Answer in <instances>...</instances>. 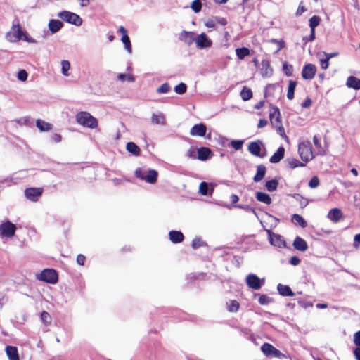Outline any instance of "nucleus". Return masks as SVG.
Returning a JSON list of instances; mask_svg holds the SVG:
<instances>
[{"instance_id":"f257e3e1","label":"nucleus","mask_w":360,"mask_h":360,"mask_svg":"<svg viewBox=\"0 0 360 360\" xmlns=\"http://www.w3.org/2000/svg\"><path fill=\"white\" fill-rule=\"evenodd\" d=\"M269 119L271 124L276 127L277 133L282 137L287 138L284 127L282 125L280 110L278 107L270 106Z\"/></svg>"},{"instance_id":"f03ea898","label":"nucleus","mask_w":360,"mask_h":360,"mask_svg":"<svg viewBox=\"0 0 360 360\" xmlns=\"http://www.w3.org/2000/svg\"><path fill=\"white\" fill-rule=\"evenodd\" d=\"M6 39L10 42H17L20 39L30 42L29 35L22 30L19 24L13 25L11 30L6 34Z\"/></svg>"},{"instance_id":"7ed1b4c3","label":"nucleus","mask_w":360,"mask_h":360,"mask_svg":"<svg viewBox=\"0 0 360 360\" xmlns=\"http://www.w3.org/2000/svg\"><path fill=\"white\" fill-rule=\"evenodd\" d=\"M298 153L301 159L307 162L313 159L314 155L312 151V146L309 141H304L298 146Z\"/></svg>"},{"instance_id":"20e7f679","label":"nucleus","mask_w":360,"mask_h":360,"mask_svg":"<svg viewBox=\"0 0 360 360\" xmlns=\"http://www.w3.org/2000/svg\"><path fill=\"white\" fill-rule=\"evenodd\" d=\"M37 278L47 283L55 284L58 282V276L55 269H45L37 276Z\"/></svg>"},{"instance_id":"39448f33","label":"nucleus","mask_w":360,"mask_h":360,"mask_svg":"<svg viewBox=\"0 0 360 360\" xmlns=\"http://www.w3.org/2000/svg\"><path fill=\"white\" fill-rule=\"evenodd\" d=\"M58 17L63 20L75 25H80L82 22V18L76 13L68 11H63L58 13Z\"/></svg>"},{"instance_id":"423d86ee","label":"nucleus","mask_w":360,"mask_h":360,"mask_svg":"<svg viewBox=\"0 0 360 360\" xmlns=\"http://www.w3.org/2000/svg\"><path fill=\"white\" fill-rule=\"evenodd\" d=\"M262 142L260 140L250 142L248 145V151L255 156L264 158L266 155V149L264 147V153H262Z\"/></svg>"},{"instance_id":"0eeeda50","label":"nucleus","mask_w":360,"mask_h":360,"mask_svg":"<svg viewBox=\"0 0 360 360\" xmlns=\"http://www.w3.org/2000/svg\"><path fill=\"white\" fill-rule=\"evenodd\" d=\"M195 42L197 48L200 49L210 48L212 45V39L204 32L195 37Z\"/></svg>"},{"instance_id":"6e6552de","label":"nucleus","mask_w":360,"mask_h":360,"mask_svg":"<svg viewBox=\"0 0 360 360\" xmlns=\"http://www.w3.org/2000/svg\"><path fill=\"white\" fill-rule=\"evenodd\" d=\"M15 225L9 221L0 225V233L3 236L12 237L15 235Z\"/></svg>"},{"instance_id":"1a4fd4ad","label":"nucleus","mask_w":360,"mask_h":360,"mask_svg":"<svg viewBox=\"0 0 360 360\" xmlns=\"http://www.w3.org/2000/svg\"><path fill=\"white\" fill-rule=\"evenodd\" d=\"M246 283L248 286L252 290H259L264 282H262L260 278L254 274H250L246 277Z\"/></svg>"},{"instance_id":"9d476101","label":"nucleus","mask_w":360,"mask_h":360,"mask_svg":"<svg viewBox=\"0 0 360 360\" xmlns=\"http://www.w3.org/2000/svg\"><path fill=\"white\" fill-rule=\"evenodd\" d=\"M42 188H27L25 191L26 198L33 202L38 200V198L42 195Z\"/></svg>"},{"instance_id":"9b49d317","label":"nucleus","mask_w":360,"mask_h":360,"mask_svg":"<svg viewBox=\"0 0 360 360\" xmlns=\"http://www.w3.org/2000/svg\"><path fill=\"white\" fill-rule=\"evenodd\" d=\"M261 349L262 352L267 356L280 357L282 355L281 351L269 343H264L261 347Z\"/></svg>"},{"instance_id":"f8f14e48","label":"nucleus","mask_w":360,"mask_h":360,"mask_svg":"<svg viewBox=\"0 0 360 360\" xmlns=\"http://www.w3.org/2000/svg\"><path fill=\"white\" fill-rule=\"evenodd\" d=\"M316 72V68L311 63L307 64L304 66L302 71V77L304 79H312Z\"/></svg>"},{"instance_id":"ddd939ff","label":"nucleus","mask_w":360,"mask_h":360,"mask_svg":"<svg viewBox=\"0 0 360 360\" xmlns=\"http://www.w3.org/2000/svg\"><path fill=\"white\" fill-rule=\"evenodd\" d=\"M206 131L207 127L204 124H196L191 129L190 134L193 136H204Z\"/></svg>"},{"instance_id":"4468645a","label":"nucleus","mask_w":360,"mask_h":360,"mask_svg":"<svg viewBox=\"0 0 360 360\" xmlns=\"http://www.w3.org/2000/svg\"><path fill=\"white\" fill-rule=\"evenodd\" d=\"M179 39L190 46L195 41V33L183 30L179 34Z\"/></svg>"},{"instance_id":"2eb2a0df","label":"nucleus","mask_w":360,"mask_h":360,"mask_svg":"<svg viewBox=\"0 0 360 360\" xmlns=\"http://www.w3.org/2000/svg\"><path fill=\"white\" fill-rule=\"evenodd\" d=\"M77 122L87 127H90V114L87 112H80L76 116Z\"/></svg>"},{"instance_id":"dca6fc26","label":"nucleus","mask_w":360,"mask_h":360,"mask_svg":"<svg viewBox=\"0 0 360 360\" xmlns=\"http://www.w3.org/2000/svg\"><path fill=\"white\" fill-rule=\"evenodd\" d=\"M292 245L297 250L304 252L308 249L307 243L301 237H295Z\"/></svg>"},{"instance_id":"f3484780","label":"nucleus","mask_w":360,"mask_h":360,"mask_svg":"<svg viewBox=\"0 0 360 360\" xmlns=\"http://www.w3.org/2000/svg\"><path fill=\"white\" fill-rule=\"evenodd\" d=\"M269 236V241L271 245L277 247H281L285 245V241H283L281 238V236L271 233L270 231H268Z\"/></svg>"},{"instance_id":"a211bd4d","label":"nucleus","mask_w":360,"mask_h":360,"mask_svg":"<svg viewBox=\"0 0 360 360\" xmlns=\"http://www.w3.org/2000/svg\"><path fill=\"white\" fill-rule=\"evenodd\" d=\"M285 148L283 146L279 147L274 155L270 158L269 162L271 163H278L284 157Z\"/></svg>"},{"instance_id":"6ab92c4d","label":"nucleus","mask_w":360,"mask_h":360,"mask_svg":"<svg viewBox=\"0 0 360 360\" xmlns=\"http://www.w3.org/2000/svg\"><path fill=\"white\" fill-rule=\"evenodd\" d=\"M327 217L333 222H338L342 219V214L340 209L333 208L329 211Z\"/></svg>"},{"instance_id":"aec40b11","label":"nucleus","mask_w":360,"mask_h":360,"mask_svg":"<svg viewBox=\"0 0 360 360\" xmlns=\"http://www.w3.org/2000/svg\"><path fill=\"white\" fill-rule=\"evenodd\" d=\"M169 240L173 243H179L184 239V234L179 231H171L169 232Z\"/></svg>"},{"instance_id":"412c9836","label":"nucleus","mask_w":360,"mask_h":360,"mask_svg":"<svg viewBox=\"0 0 360 360\" xmlns=\"http://www.w3.org/2000/svg\"><path fill=\"white\" fill-rule=\"evenodd\" d=\"M211 153L212 151L209 148L201 147L198 149V158L200 160L205 161L210 158Z\"/></svg>"},{"instance_id":"4be33fe9","label":"nucleus","mask_w":360,"mask_h":360,"mask_svg":"<svg viewBox=\"0 0 360 360\" xmlns=\"http://www.w3.org/2000/svg\"><path fill=\"white\" fill-rule=\"evenodd\" d=\"M266 172V168L264 165H259L257 167V172L255 176L253 177V181L255 182L261 181L264 177L265 176Z\"/></svg>"},{"instance_id":"5701e85b","label":"nucleus","mask_w":360,"mask_h":360,"mask_svg":"<svg viewBox=\"0 0 360 360\" xmlns=\"http://www.w3.org/2000/svg\"><path fill=\"white\" fill-rule=\"evenodd\" d=\"M6 352L9 360H19L18 348L14 346H7Z\"/></svg>"},{"instance_id":"b1692460","label":"nucleus","mask_w":360,"mask_h":360,"mask_svg":"<svg viewBox=\"0 0 360 360\" xmlns=\"http://www.w3.org/2000/svg\"><path fill=\"white\" fill-rule=\"evenodd\" d=\"M346 85L349 88L354 89L355 90H359L360 89V79L354 77V76H349L346 82Z\"/></svg>"},{"instance_id":"393cba45","label":"nucleus","mask_w":360,"mask_h":360,"mask_svg":"<svg viewBox=\"0 0 360 360\" xmlns=\"http://www.w3.org/2000/svg\"><path fill=\"white\" fill-rule=\"evenodd\" d=\"M321 18L317 15H314L309 19V27L311 28V39L315 37V28L320 24Z\"/></svg>"},{"instance_id":"a878e982","label":"nucleus","mask_w":360,"mask_h":360,"mask_svg":"<svg viewBox=\"0 0 360 360\" xmlns=\"http://www.w3.org/2000/svg\"><path fill=\"white\" fill-rule=\"evenodd\" d=\"M277 290L278 291L279 294L282 296L292 297L295 295V293L292 291V290L288 285L279 283L277 285Z\"/></svg>"},{"instance_id":"bb28decb","label":"nucleus","mask_w":360,"mask_h":360,"mask_svg":"<svg viewBox=\"0 0 360 360\" xmlns=\"http://www.w3.org/2000/svg\"><path fill=\"white\" fill-rule=\"evenodd\" d=\"M158 172L155 169H148L143 181L149 184H155L158 179Z\"/></svg>"},{"instance_id":"cd10ccee","label":"nucleus","mask_w":360,"mask_h":360,"mask_svg":"<svg viewBox=\"0 0 360 360\" xmlns=\"http://www.w3.org/2000/svg\"><path fill=\"white\" fill-rule=\"evenodd\" d=\"M36 126L40 131H49L52 129L53 125L42 120L38 119L36 121Z\"/></svg>"},{"instance_id":"c85d7f7f","label":"nucleus","mask_w":360,"mask_h":360,"mask_svg":"<svg viewBox=\"0 0 360 360\" xmlns=\"http://www.w3.org/2000/svg\"><path fill=\"white\" fill-rule=\"evenodd\" d=\"M63 25V22L58 20L53 19L49 22V28L52 33H56L59 31L62 28Z\"/></svg>"},{"instance_id":"c756f323","label":"nucleus","mask_w":360,"mask_h":360,"mask_svg":"<svg viewBox=\"0 0 360 360\" xmlns=\"http://www.w3.org/2000/svg\"><path fill=\"white\" fill-rule=\"evenodd\" d=\"M256 199L261 202H263L266 205H270L271 203V198L270 195L266 193L263 192H257L256 193Z\"/></svg>"},{"instance_id":"7c9ffc66","label":"nucleus","mask_w":360,"mask_h":360,"mask_svg":"<svg viewBox=\"0 0 360 360\" xmlns=\"http://www.w3.org/2000/svg\"><path fill=\"white\" fill-rule=\"evenodd\" d=\"M273 70L270 67L269 62L268 60H262L261 73L262 76L269 77L272 75Z\"/></svg>"},{"instance_id":"2f4dec72","label":"nucleus","mask_w":360,"mask_h":360,"mask_svg":"<svg viewBox=\"0 0 360 360\" xmlns=\"http://www.w3.org/2000/svg\"><path fill=\"white\" fill-rule=\"evenodd\" d=\"M126 148L127 151L135 156L140 155L141 150L139 147L134 142H129L127 143Z\"/></svg>"},{"instance_id":"473e14b6","label":"nucleus","mask_w":360,"mask_h":360,"mask_svg":"<svg viewBox=\"0 0 360 360\" xmlns=\"http://www.w3.org/2000/svg\"><path fill=\"white\" fill-rule=\"evenodd\" d=\"M292 221L295 224L300 225L302 228H305L307 226V223L305 219L298 214H294L292 215Z\"/></svg>"},{"instance_id":"72a5a7b5","label":"nucleus","mask_w":360,"mask_h":360,"mask_svg":"<svg viewBox=\"0 0 360 360\" xmlns=\"http://www.w3.org/2000/svg\"><path fill=\"white\" fill-rule=\"evenodd\" d=\"M278 185V180L276 179H274L271 180L266 181L264 187L269 192H274L277 189Z\"/></svg>"},{"instance_id":"f704fd0d","label":"nucleus","mask_w":360,"mask_h":360,"mask_svg":"<svg viewBox=\"0 0 360 360\" xmlns=\"http://www.w3.org/2000/svg\"><path fill=\"white\" fill-rule=\"evenodd\" d=\"M151 121L156 124L164 125L165 124V118L162 112H159L158 114L153 113L151 117Z\"/></svg>"},{"instance_id":"c9c22d12","label":"nucleus","mask_w":360,"mask_h":360,"mask_svg":"<svg viewBox=\"0 0 360 360\" xmlns=\"http://www.w3.org/2000/svg\"><path fill=\"white\" fill-rule=\"evenodd\" d=\"M297 85V82L293 80L289 81V85L288 88L287 98L289 100H292L294 98L295 89Z\"/></svg>"},{"instance_id":"e433bc0d","label":"nucleus","mask_w":360,"mask_h":360,"mask_svg":"<svg viewBox=\"0 0 360 360\" xmlns=\"http://www.w3.org/2000/svg\"><path fill=\"white\" fill-rule=\"evenodd\" d=\"M240 96L243 101H247L252 97V92L250 89L244 86L240 91Z\"/></svg>"},{"instance_id":"4c0bfd02","label":"nucleus","mask_w":360,"mask_h":360,"mask_svg":"<svg viewBox=\"0 0 360 360\" xmlns=\"http://www.w3.org/2000/svg\"><path fill=\"white\" fill-rule=\"evenodd\" d=\"M236 54L239 59H243L250 54V50L246 47L238 48L236 49Z\"/></svg>"},{"instance_id":"58836bf2","label":"nucleus","mask_w":360,"mask_h":360,"mask_svg":"<svg viewBox=\"0 0 360 360\" xmlns=\"http://www.w3.org/2000/svg\"><path fill=\"white\" fill-rule=\"evenodd\" d=\"M121 41L124 46V49L129 53H131L132 48L130 39L128 35L122 36Z\"/></svg>"},{"instance_id":"ea45409f","label":"nucleus","mask_w":360,"mask_h":360,"mask_svg":"<svg viewBox=\"0 0 360 360\" xmlns=\"http://www.w3.org/2000/svg\"><path fill=\"white\" fill-rule=\"evenodd\" d=\"M239 309V303L236 300H231L227 303V309L230 312H236Z\"/></svg>"},{"instance_id":"a19ab883","label":"nucleus","mask_w":360,"mask_h":360,"mask_svg":"<svg viewBox=\"0 0 360 360\" xmlns=\"http://www.w3.org/2000/svg\"><path fill=\"white\" fill-rule=\"evenodd\" d=\"M287 162H288V165L289 167L292 168V169H295L298 167L304 166V164L302 163L300 160H298L297 159H295V158L288 159L287 160Z\"/></svg>"},{"instance_id":"79ce46f5","label":"nucleus","mask_w":360,"mask_h":360,"mask_svg":"<svg viewBox=\"0 0 360 360\" xmlns=\"http://www.w3.org/2000/svg\"><path fill=\"white\" fill-rule=\"evenodd\" d=\"M199 192L202 195H207L209 194V184L205 181L201 182L199 186Z\"/></svg>"},{"instance_id":"37998d69","label":"nucleus","mask_w":360,"mask_h":360,"mask_svg":"<svg viewBox=\"0 0 360 360\" xmlns=\"http://www.w3.org/2000/svg\"><path fill=\"white\" fill-rule=\"evenodd\" d=\"M191 245L192 248L195 250L205 245V243L202 240L201 238L196 237L193 240Z\"/></svg>"},{"instance_id":"c03bdc74","label":"nucleus","mask_w":360,"mask_h":360,"mask_svg":"<svg viewBox=\"0 0 360 360\" xmlns=\"http://www.w3.org/2000/svg\"><path fill=\"white\" fill-rule=\"evenodd\" d=\"M41 319L46 326L49 325L52 320L51 315L47 311H43L41 312Z\"/></svg>"},{"instance_id":"a18cd8bd","label":"nucleus","mask_w":360,"mask_h":360,"mask_svg":"<svg viewBox=\"0 0 360 360\" xmlns=\"http://www.w3.org/2000/svg\"><path fill=\"white\" fill-rule=\"evenodd\" d=\"M187 90V86L185 83L181 82L174 87V91L178 94H183L186 93Z\"/></svg>"},{"instance_id":"49530a36","label":"nucleus","mask_w":360,"mask_h":360,"mask_svg":"<svg viewBox=\"0 0 360 360\" xmlns=\"http://www.w3.org/2000/svg\"><path fill=\"white\" fill-rule=\"evenodd\" d=\"M283 70L284 73L287 76L290 77V76L292 75L293 67L292 65L288 64L286 62H285L283 64Z\"/></svg>"},{"instance_id":"de8ad7c7","label":"nucleus","mask_w":360,"mask_h":360,"mask_svg":"<svg viewBox=\"0 0 360 360\" xmlns=\"http://www.w3.org/2000/svg\"><path fill=\"white\" fill-rule=\"evenodd\" d=\"M319 184H320L319 179L318 178V176H314L309 181L308 186L311 188H316L319 186Z\"/></svg>"},{"instance_id":"09e8293b","label":"nucleus","mask_w":360,"mask_h":360,"mask_svg":"<svg viewBox=\"0 0 360 360\" xmlns=\"http://www.w3.org/2000/svg\"><path fill=\"white\" fill-rule=\"evenodd\" d=\"M61 66H62L61 70H62L63 74L65 76H68V72L70 68V62L68 60H64L61 62Z\"/></svg>"},{"instance_id":"8fccbe9b","label":"nucleus","mask_w":360,"mask_h":360,"mask_svg":"<svg viewBox=\"0 0 360 360\" xmlns=\"http://www.w3.org/2000/svg\"><path fill=\"white\" fill-rule=\"evenodd\" d=\"M191 8L195 13H198L200 11L202 8V4L200 0H195L191 4Z\"/></svg>"},{"instance_id":"3c124183","label":"nucleus","mask_w":360,"mask_h":360,"mask_svg":"<svg viewBox=\"0 0 360 360\" xmlns=\"http://www.w3.org/2000/svg\"><path fill=\"white\" fill-rule=\"evenodd\" d=\"M147 172H148V170H146L143 168H137L135 170V176H136V177H137L141 180H143L144 176H146V175L147 174Z\"/></svg>"},{"instance_id":"603ef678","label":"nucleus","mask_w":360,"mask_h":360,"mask_svg":"<svg viewBox=\"0 0 360 360\" xmlns=\"http://www.w3.org/2000/svg\"><path fill=\"white\" fill-rule=\"evenodd\" d=\"M171 88L168 83L162 84L158 89L157 92L158 94H166L170 91Z\"/></svg>"},{"instance_id":"864d4df0","label":"nucleus","mask_w":360,"mask_h":360,"mask_svg":"<svg viewBox=\"0 0 360 360\" xmlns=\"http://www.w3.org/2000/svg\"><path fill=\"white\" fill-rule=\"evenodd\" d=\"M243 143V140H233L231 145L236 150H239L242 148Z\"/></svg>"},{"instance_id":"5fc2aeb1","label":"nucleus","mask_w":360,"mask_h":360,"mask_svg":"<svg viewBox=\"0 0 360 360\" xmlns=\"http://www.w3.org/2000/svg\"><path fill=\"white\" fill-rule=\"evenodd\" d=\"M117 78L120 81L127 80L128 82H133L134 81V78L132 75L128 74L121 73L119 74Z\"/></svg>"},{"instance_id":"6e6d98bb","label":"nucleus","mask_w":360,"mask_h":360,"mask_svg":"<svg viewBox=\"0 0 360 360\" xmlns=\"http://www.w3.org/2000/svg\"><path fill=\"white\" fill-rule=\"evenodd\" d=\"M271 301V299L266 295H261L259 297L258 302L262 305L268 304Z\"/></svg>"},{"instance_id":"4d7b16f0","label":"nucleus","mask_w":360,"mask_h":360,"mask_svg":"<svg viewBox=\"0 0 360 360\" xmlns=\"http://www.w3.org/2000/svg\"><path fill=\"white\" fill-rule=\"evenodd\" d=\"M238 208H240V209H243L248 212H252L256 217H257V212L255 211V210L252 207H251L249 205H238L236 206Z\"/></svg>"},{"instance_id":"13d9d810","label":"nucleus","mask_w":360,"mask_h":360,"mask_svg":"<svg viewBox=\"0 0 360 360\" xmlns=\"http://www.w3.org/2000/svg\"><path fill=\"white\" fill-rule=\"evenodd\" d=\"M18 78L20 81H25L27 78V72L25 70H21L18 72Z\"/></svg>"},{"instance_id":"bf43d9fd","label":"nucleus","mask_w":360,"mask_h":360,"mask_svg":"<svg viewBox=\"0 0 360 360\" xmlns=\"http://www.w3.org/2000/svg\"><path fill=\"white\" fill-rule=\"evenodd\" d=\"M320 65L322 69L326 70L329 65V60L326 57V58H321Z\"/></svg>"},{"instance_id":"052dcab7","label":"nucleus","mask_w":360,"mask_h":360,"mask_svg":"<svg viewBox=\"0 0 360 360\" xmlns=\"http://www.w3.org/2000/svg\"><path fill=\"white\" fill-rule=\"evenodd\" d=\"M300 263V259L297 256H292L290 259V264L292 266H297Z\"/></svg>"},{"instance_id":"680f3d73","label":"nucleus","mask_w":360,"mask_h":360,"mask_svg":"<svg viewBox=\"0 0 360 360\" xmlns=\"http://www.w3.org/2000/svg\"><path fill=\"white\" fill-rule=\"evenodd\" d=\"M354 342L357 346V347H360V330L355 333L354 335Z\"/></svg>"},{"instance_id":"e2e57ef3","label":"nucleus","mask_w":360,"mask_h":360,"mask_svg":"<svg viewBox=\"0 0 360 360\" xmlns=\"http://www.w3.org/2000/svg\"><path fill=\"white\" fill-rule=\"evenodd\" d=\"M294 198H295L296 200H298L299 198H301L302 199V201H301V205H303V206H307L308 205V200L306 198H304L303 197H302L300 194H295L293 195Z\"/></svg>"},{"instance_id":"0e129e2a","label":"nucleus","mask_w":360,"mask_h":360,"mask_svg":"<svg viewBox=\"0 0 360 360\" xmlns=\"http://www.w3.org/2000/svg\"><path fill=\"white\" fill-rule=\"evenodd\" d=\"M85 260H86V257L83 255L79 254V255H77V262L78 264H79L81 266L84 265V262H85Z\"/></svg>"},{"instance_id":"69168bd1","label":"nucleus","mask_w":360,"mask_h":360,"mask_svg":"<svg viewBox=\"0 0 360 360\" xmlns=\"http://www.w3.org/2000/svg\"><path fill=\"white\" fill-rule=\"evenodd\" d=\"M205 25L208 28H215V22L212 19H209L205 22Z\"/></svg>"},{"instance_id":"338daca9","label":"nucleus","mask_w":360,"mask_h":360,"mask_svg":"<svg viewBox=\"0 0 360 360\" xmlns=\"http://www.w3.org/2000/svg\"><path fill=\"white\" fill-rule=\"evenodd\" d=\"M313 142H314V146L317 148H321V140H320V138L319 136H314V138H313Z\"/></svg>"},{"instance_id":"774afa93","label":"nucleus","mask_w":360,"mask_h":360,"mask_svg":"<svg viewBox=\"0 0 360 360\" xmlns=\"http://www.w3.org/2000/svg\"><path fill=\"white\" fill-rule=\"evenodd\" d=\"M311 105V100L309 98H306L302 103V107L304 108H309Z\"/></svg>"}]
</instances>
